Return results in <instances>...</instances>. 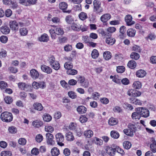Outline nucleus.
<instances>
[{
    "label": "nucleus",
    "mask_w": 156,
    "mask_h": 156,
    "mask_svg": "<svg viewBox=\"0 0 156 156\" xmlns=\"http://www.w3.org/2000/svg\"><path fill=\"white\" fill-rule=\"evenodd\" d=\"M7 87V84L4 81H1L0 82V88L1 89H4Z\"/></svg>",
    "instance_id": "nucleus-57"
},
{
    "label": "nucleus",
    "mask_w": 156,
    "mask_h": 156,
    "mask_svg": "<svg viewBox=\"0 0 156 156\" xmlns=\"http://www.w3.org/2000/svg\"><path fill=\"white\" fill-rule=\"evenodd\" d=\"M118 122L117 120L114 118H111L108 120V124L111 126L116 125Z\"/></svg>",
    "instance_id": "nucleus-32"
},
{
    "label": "nucleus",
    "mask_w": 156,
    "mask_h": 156,
    "mask_svg": "<svg viewBox=\"0 0 156 156\" xmlns=\"http://www.w3.org/2000/svg\"><path fill=\"white\" fill-rule=\"evenodd\" d=\"M103 57L106 60H108L111 57V54L110 52L108 51H106L103 53Z\"/></svg>",
    "instance_id": "nucleus-34"
},
{
    "label": "nucleus",
    "mask_w": 156,
    "mask_h": 156,
    "mask_svg": "<svg viewBox=\"0 0 156 156\" xmlns=\"http://www.w3.org/2000/svg\"><path fill=\"white\" fill-rule=\"evenodd\" d=\"M136 66V63L135 61L131 60L129 61L127 64V66L130 69H133Z\"/></svg>",
    "instance_id": "nucleus-30"
},
{
    "label": "nucleus",
    "mask_w": 156,
    "mask_h": 156,
    "mask_svg": "<svg viewBox=\"0 0 156 156\" xmlns=\"http://www.w3.org/2000/svg\"><path fill=\"white\" fill-rule=\"evenodd\" d=\"M1 156H12L11 152L9 151H4L2 152Z\"/></svg>",
    "instance_id": "nucleus-47"
},
{
    "label": "nucleus",
    "mask_w": 156,
    "mask_h": 156,
    "mask_svg": "<svg viewBox=\"0 0 156 156\" xmlns=\"http://www.w3.org/2000/svg\"><path fill=\"white\" fill-rule=\"evenodd\" d=\"M8 38L5 36H2L0 37V41L2 43H5L7 41Z\"/></svg>",
    "instance_id": "nucleus-64"
},
{
    "label": "nucleus",
    "mask_w": 156,
    "mask_h": 156,
    "mask_svg": "<svg viewBox=\"0 0 156 156\" xmlns=\"http://www.w3.org/2000/svg\"><path fill=\"white\" fill-rule=\"evenodd\" d=\"M65 20L66 22L69 23H72L73 22V20L71 15H68L66 17Z\"/></svg>",
    "instance_id": "nucleus-43"
},
{
    "label": "nucleus",
    "mask_w": 156,
    "mask_h": 156,
    "mask_svg": "<svg viewBox=\"0 0 156 156\" xmlns=\"http://www.w3.org/2000/svg\"><path fill=\"white\" fill-rule=\"evenodd\" d=\"M111 17L110 14L106 13L103 15L101 17V20L103 22H105L109 20Z\"/></svg>",
    "instance_id": "nucleus-17"
},
{
    "label": "nucleus",
    "mask_w": 156,
    "mask_h": 156,
    "mask_svg": "<svg viewBox=\"0 0 156 156\" xmlns=\"http://www.w3.org/2000/svg\"><path fill=\"white\" fill-rule=\"evenodd\" d=\"M39 40L41 41L47 42L48 40V37L47 34H44L39 38Z\"/></svg>",
    "instance_id": "nucleus-31"
},
{
    "label": "nucleus",
    "mask_w": 156,
    "mask_h": 156,
    "mask_svg": "<svg viewBox=\"0 0 156 156\" xmlns=\"http://www.w3.org/2000/svg\"><path fill=\"white\" fill-rule=\"evenodd\" d=\"M153 143L150 145V148L152 152L155 153L156 152V141L154 140H152Z\"/></svg>",
    "instance_id": "nucleus-27"
},
{
    "label": "nucleus",
    "mask_w": 156,
    "mask_h": 156,
    "mask_svg": "<svg viewBox=\"0 0 156 156\" xmlns=\"http://www.w3.org/2000/svg\"><path fill=\"white\" fill-rule=\"evenodd\" d=\"M43 118L44 120L46 122L50 121L52 119L51 116L48 114H46L43 115Z\"/></svg>",
    "instance_id": "nucleus-40"
},
{
    "label": "nucleus",
    "mask_w": 156,
    "mask_h": 156,
    "mask_svg": "<svg viewBox=\"0 0 156 156\" xmlns=\"http://www.w3.org/2000/svg\"><path fill=\"white\" fill-rule=\"evenodd\" d=\"M106 30L107 32H108L109 34H111V33L115 32L116 31V29L114 27H111L107 28Z\"/></svg>",
    "instance_id": "nucleus-56"
},
{
    "label": "nucleus",
    "mask_w": 156,
    "mask_h": 156,
    "mask_svg": "<svg viewBox=\"0 0 156 156\" xmlns=\"http://www.w3.org/2000/svg\"><path fill=\"white\" fill-rule=\"evenodd\" d=\"M81 26L78 23H73L71 26L72 29L75 31H79L80 30Z\"/></svg>",
    "instance_id": "nucleus-26"
},
{
    "label": "nucleus",
    "mask_w": 156,
    "mask_h": 156,
    "mask_svg": "<svg viewBox=\"0 0 156 156\" xmlns=\"http://www.w3.org/2000/svg\"><path fill=\"white\" fill-rule=\"evenodd\" d=\"M51 153L53 156H57L60 154V151L57 147H54L51 149Z\"/></svg>",
    "instance_id": "nucleus-21"
},
{
    "label": "nucleus",
    "mask_w": 156,
    "mask_h": 156,
    "mask_svg": "<svg viewBox=\"0 0 156 156\" xmlns=\"http://www.w3.org/2000/svg\"><path fill=\"white\" fill-rule=\"evenodd\" d=\"M93 3L94 6L93 11L94 12L98 14L103 12V9L101 6V3L99 1L94 0Z\"/></svg>",
    "instance_id": "nucleus-3"
},
{
    "label": "nucleus",
    "mask_w": 156,
    "mask_h": 156,
    "mask_svg": "<svg viewBox=\"0 0 156 156\" xmlns=\"http://www.w3.org/2000/svg\"><path fill=\"white\" fill-rule=\"evenodd\" d=\"M47 143L48 144L53 145L55 144L54 141L53 140V136L50 133H47L46 134Z\"/></svg>",
    "instance_id": "nucleus-9"
},
{
    "label": "nucleus",
    "mask_w": 156,
    "mask_h": 156,
    "mask_svg": "<svg viewBox=\"0 0 156 156\" xmlns=\"http://www.w3.org/2000/svg\"><path fill=\"white\" fill-rule=\"evenodd\" d=\"M132 18L131 15H128L125 17V21L128 26H131L135 23V22L132 21Z\"/></svg>",
    "instance_id": "nucleus-15"
},
{
    "label": "nucleus",
    "mask_w": 156,
    "mask_h": 156,
    "mask_svg": "<svg viewBox=\"0 0 156 156\" xmlns=\"http://www.w3.org/2000/svg\"><path fill=\"white\" fill-rule=\"evenodd\" d=\"M54 130V128L51 126H46L45 127V130L47 132L52 133Z\"/></svg>",
    "instance_id": "nucleus-59"
},
{
    "label": "nucleus",
    "mask_w": 156,
    "mask_h": 156,
    "mask_svg": "<svg viewBox=\"0 0 156 156\" xmlns=\"http://www.w3.org/2000/svg\"><path fill=\"white\" fill-rule=\"evenodd\" d=\"M77 110L79 114H83L86 113L87 108L84 106L80 105L77 108Z\"/></svg>",
    "instance_id": "nucleus-19"
},
{
    "label": "nucleus",
    "mask_w": 156,
    "mask_h": 156,
    "mask_svg": "<svg viewBox=\"0 0 156 156\" xmlns=\"http://www.w3.org/2000/svg\"><path fill=\"white\" fill-rule=\"evenodd\" d=\"M10 28L12 30L16 31L18 29V24L15 20L11 21L9 23Z\"/></svg>",
    "instance_id": "nucleus-11"
},
{
    "label": "nucleus",
    "mask_w": 156,
    "mask_h": 156,
    "mask_svg": "<svg viewBox=\"0 0 156 156\" xmlns=\"http://www.w3.org/2000/svg\"><path fill=\"white\" fill-rule=\"evenodd\" d=\"M28 31L26 29L23 28L20 29V33L21 35L25 36L27 34Z\"/></svg>",
    "instance_id": "nucleus-53"
},
{
    "label": "nucleus",
    "mask_w": 156,
    "mask_h": 156,
    "mask_svg": "<svg viewBox=\"0 0 156 156\" xmlns=\"http://www.w3.org/2000/svg\"><path fill=\"white\" fill-rule=\"evenodd\" d=\"M115 146H114L112 148L110 147H106V153L111 156H113L115 154L116 150L115 149Z\"/></svg>",
    "instance_id": "nucleus-10"
},
{
    "label": "nucleus",
    "mask_w": 156,
    "mask_h": 156,
    "mask_svg": "<svg viewBox=\"0 0 156 156\" xmlns=\"http://www.w3.org/2000/svg\"><path fill=\"white\" fill-rule=\"evenodd\" d=\"M67 73L69 75H74L77 74V71L76 70L71 69L68 70Z\"/></svg>",
    "instance_id": "nucleus-45"
},
{
    "label": "nucleus",
    "mask_w": 156,
    "mask_h": 156,
    "mask_svg": "<svg viewBox=\"0 0 156 156\" xmlns=\"http://www.w3.org/2000/svg\"><path fill=\"white\" fill-rule=\"evenodd\" d=\"M79 17L81 20H84L87 18V16L86 13L81 12L79 15Z\"/></svg>",
    "instance_id": "nucleus-44"
},
{
    "label": "nucleus",
    "mask_w": 156,
    "mask_h": 156,
    "mask_svg": "<svg viewBox=\"0 0 156 156\" xmlns=\"http://www.w3.org/2000/svg\"><path fill=\"white\" fill-rule=\"evenodd\" d=\"M64 66L65 68L68 70L72 69L73 65L70 62H67L65 63Z\"/></svg>",
    "instance_id": "nucleus-38"
},
{
    "label": "nucleus",
    "mask_w": 156,
    "mask_h": 156,
    "mask_svg": "<svg viewBox=\"0 0 156 156\" xmlns=\"http://www.w3.org/2000/svg\"><path fill=\"white\" fill-rule=\"evenodd\" d=\"M115 149L116 150V151L122 155L124 154H125L124 151L118 146H115Z\"/></svg>",
    "instance_id": "nucleus-55"
},
{
    "label": "nucleus",
    "mask_w": 156,
    "mask_h": 156,
    "mask_svg": "<svg viewBox=\"0 0 156 156\" xmlns=\"http://www.w3.org/2000/svg\"><path fill=\"white\" fill-rule=\"evenodd\" d=\"M138 112L140 114L141 116L144 118H147L149 116V111L148 109L143 107L138 108Z\"/></svg>",
    "instance_id": "nucleus-5"
},
{
    "label": "nucleus",
    "mask_w": 156,
    "mask_h": 156,
    "mask_svg": "<svg viewBox=\"0 0 156 156\" xmlns=\"http://www.w3.org/2000/svg\"><path fill=\"white\" fill-rule=\"evenodd\" d=\"M125 69L124 66H120L117 67L116 70L118 73H122L125 71Z\"/></svg>",
    "instance_id": "nucleus-49"
},
{
    "label": "nucleus",
    "mask_w": 156,
    "mask_h": 156,
    "mask_svg": "<svg viewBox=\"0 0 156 156\" xmlns=\"http://www.w3.org/2000/svg\"><path fill=\"white\" fill-rule=\"evenodd\" d=\"M26 140L24 138H20L18 140V143L19 144L24 145H25L26 143Z\"/></svg>",
    "instance_id": "nucleus-62"
},
{
    "label": "nucleus",
    "mask_w": 156,
    "mask_h": 156,
    "mask_svg": "<svg viewBox=\"0 0 156 156\" xmlns=\"http://www.w3.org/2000/svg\"><path fill=\"white\" fill-rule=\"evenodd\" d=\"M99 55V53L97 50L94 49L92 51L91 56L94 58H95L98 57Z\"/></svg>",
    "instance_id": "nucleus-48"
},
{
    "label": "nucleus",
    "mask_w": 156,
    "mask_h": 156,
    "mask_svg": "<svg viewBox=\"0 0 156 156\" xmlns=\"http://www.w3.org/2000/svg\"><path fill=\"white\" fill-rule=\"evenodd\" d=\"M4 13L6 17H9L12 15V12L10 9H8L5 11Z\"/></svg>",
    "instance_id": "nucleus-60"
},
{
    "label": "nucleus",
    "mask_w": 156,
    "mask_h": 156,
    "mask_svg": "<svg viewBox=\"0 0 156 156\" xmlns=\"http://www.w3.org/2000/svg\"><path fill=\"white\" fill-rule=\"evenodd\" d=\"M69 97L72 99H75L76 98V94L73 91H70L68 93Z\"/></svg>",
    "instance_id": "nucleus-51"
},
{
    "label": "nucleus",
    "mask_w": 156,
    "mask_h": 156,
    "mask_svg": "<svg viewBox=\"0 0 156 156\" xmlns=\"http://www.w3.org/2000/svg\"><path fill=\"white\" fill-rule=\"evenodd\" d=\"M43 137L40 134L37 135L36 137V140L37 142H41L43 140Z\"/></svg>",
    "instance_id": "nucleus-58"
},
{
    "label": "nucleus",
    "mask_w": 156,
    "mask_h": 156,
    "mask_svg": "<svg viewBox=\"0 0 156 156\" xmlns=\"http://www.w3.org/2000/svg\"><path fill=\"white\" fill-rule=\"evenodd\" d=\"M8 129L9 133L11 134L16 133L17 131V128L14 126H11L9 127Z\"/></svg>",
    "instance_id": "nucleus-36"
},
{
    "label": "nucleus",
    "mask_w": 156,
    "mask_h": 156,
    "mask_svg": "<svg viewBox=\"0 0 156 156\" xmlns=\"http://www.w3.org/2000/svg\"><path fill=\"white\" fill-rule=\"evenodd\" d=\"M0 118L3 122H10L12 120L13 116L11 113L8 112H5L1 114Z\"/></svg>",
    "instance_id": "nucleus-1"
},
{
    "label": "nucleus",
    "mask_w": 156,
    "mask_h": 156,
    "mask_svg": "<svg viewBox=\"0 0 156 156\" xmlns=\"http://www.w3.org/2000/svg\"><path fill=\"white\" fill-rule=\"evenodd\" d=\"M68 5L66 2H62L59 4V8L62 10L63 12L65 13H70L71 10H66L67 8Z\"/></svg>",
    "instance_id": "nucleus-7"
},
{
    "label": "nucleus",
    "mask_w": 156,
    "mask_h": 156,
    "mask_svg": "<svg viewBox=\"0 0 156 156\" xmlns=\"http://www.w3.org/2000/svg\"><path fill=\"white\" fill-rule=\"evenodd\" d=\"M141 83L139 81H135L134 82L133 85V87L137 89H139L141 87Z\"/></svg>",
    "instance_id": "nucleus-35"
},
{
    "label": "nucleus",
    "mask_w": 156,
    "mask_h": 156,
    "mask_svg": "<svg viewBox=\"0 0 156 156\" xmlns=\"http://www.w3.org/2000/svg\"><path fill=\"white\" fill-rule=\"evenodd\" d=\"M131 58L135 60H138L140 58L139 55L136 52H132L130 55Z\"/></svg>",
    "instance_id": "nucleus-39"
},
{
    "label": "nucleus",
    "mask_w": 156,
    "mask_h": 156,
    "mask_svg": "<svg viewBox=\"0 0 156 156\" xmlns=\"http://www.w3.org/2000/svg\"><path fill=\"white\" fill-rule=\"evenodd\" d=\"M136 33V31L135 30L133 29H129L127 31V34L128 36L130 37H133Z\"/></svg>",
    "instance_id": "nucleus-28"
},
{
    "label": "nucleus",
    "mask_w": 156,
    "mask_h": 156,
    "mask_svg": "<svg viewBox=\"0 0 156 156\" xmlns=\"http://www.w3.org/2000/svg\"><path fill=\"white\" fill-rule=\"evenodd\" d=\"M123 145L124 148L126 149H129L131 146V143L129 141L124 142L123 143Z\"/></svg>",
    "instance_id": "nucleus-42"
},
{
    "label": "nucleus",
    "mask_w": 156,
    "mask_h": 156,
    "mask_svg": "<svg viewBox=\"0 0 156 156\" xmlns=\"http://www.w3.org/2000/svg\"><path fill=\"white\" fill-rule=\"evenodd\" d=\"M51 66L52 68L55 70H58L60 68V64L57 61H55Z\"/></svg>",
    "instance_id": "nucleus-46"
},
{
    "label": "nucleus",
    "mask_w": 156,
    "mask_h": 156,
    "mask_svg": "<svg viewBox=\"0 0 156 156\" xmlns=\"http://www.w3.org/2000/svg\"><path fill=\"white\" fill-rule=\"evenodd\" d=\"M105 41L108 44L112 45L115 43V40L114 38L109 37L106 38Z\"/></svg>",
    "instance_id": "nucleus-22"
},
{
    "label": "nucleus",
    "mask_w": 156,
    "mask_h": 156,
    "mask_svg": "<svg viewBox=\"0 0 156 156\" xmlns=\"http://www.w3.org/2000/svg\"><path fill=\"white\" fill-rule=\"evenodd\" d=\"M94 140L95 141V143L98 145H101L103 143L102 140L97 137H95Z\"/></svg>",
    "instance_id": "nucleus-63"
},
{
    "label": "nucleus",
    "mask_w": 156,
    "mask_h": 156,
    "mask_svg": "<svg viewBox=\"0 0 156 156\" xmlns=\"http://www.w3.org/2000/svg\"><path fill=\"white\" fill-rule=\"evenodd\" d=\"M139 109L138 108H136V112H133L132 115L131 117L132 119H138V120L140 118V114L139 112H138Z\"/></svg>",
    "instance_id": "nucleus-16"
},
{
    "label": "nucleus",
    "mask_w": 156,
    "mask_h": 156,
    "mask_svg": "<svg viewBox=\"0 0 156 156\" xmlns=\"http://www.w3.org/2000/svg\"><path fill=\"white\" fill-rule=\"evenodd\" d=\"M111 136L114 138L118 139L119 136V134L117 132L112 131L111 132Z\"/></svg>",
    "instance_id": "nucleus-37"
},
{
    "label": "nucleus",
    "mask_w": 156,
    "mask_h": 156,
    "mask_svg": "<svg viewBox=\"0 0 156 156\" xmlns=\"http://www.w3.org/2000/svg\"><path fill=\"white\" fill-rule=\"evenodd\" d=\"M37 0H19V2L22 5L29 6L35 4Z\"/></svg>",
    "instance_id": "nucleus-8"
},
{
    "label": "nucleus",
    "mask_w": 156,
    "mask_h": 156,
    "mask_svg": "<svg viewBox=\"0 0 156 156\" xmlns=\"http://www.w3.org/2000/svg\"><path fill=\"white\" fill-rule=\"evenodd\" d=\"M78 79V81L80 84L84 82V81L85 80V79L84 77L83 76H79L77 77Z\"/></svg>",
    "instance_id": "nucleus-61"
},
{
    "label": "nucleus",
    "mask_w": 156,
    "mask_h": 156,
    "mask_svg": "<svg viewBox=\"0 0 156 156\" xmlns=\"http://www.w3.org/2000/svg\"><path fill=\"white\" fill-rule=\"evenodd\" d=\"M146 73L144 70L140 69L137 71L136 73L137 77H143L146 75Z\"/></svg>",
    "instance_id": "nucleus-24"
},
{
    "label": "nucleus",
    "mask_w": 156,
    "mask_h": 156,
    "mask_svg": "<svg viewBox=\"0 0 156 156\" xmlns=\"http://www.w3.org/2000/svg\"><path fill=\"white\" fill-rule=\"evenodd\" d=\"M32 125L37 128H39L43 125V122L38 120H36L34 121L32 123Z\"/></svg>",
    "instance_id": "nucleus-20"
},
{
    "label": "nucleus",
    "mask_w": 156,
    "mask_h": 156,
    "mask_svg": "<svg viewBox=\"0 0 156 156\" xmlns=\"http://www.w3.org/2000/svg\"><path fill=\"white\" fill-rule=\"evenodd\" d=\"M49 32L51 34V38L55 39L56 37V35H62L64 33V31L61 28H57L55 30L51 29L49 30Z\"/></svg>",
    "instance_id": "nucleus-2"
},
{
    "label": "nucleus",
    "mask_w": 156,
    "mask_h": 156,
    "mask_svg": "<svg viewBox=\"0 0 156 156\" xmlns=\"http://www.w3.org/2000/svg\"><path fill=\"white\" fill-rule=\"evenodd\" d=\"M93 132L90 130H88L85 131L84 132V135L86 137L88 138L91 137L93 136Z\"/></svg>",
    "instance_id": "nucleus-33"
},
{
    "label": "nucleus",
    "mask_w": 156,
    "mask_h": 156,
    "mask_svg": "<svg viewBox=\"0 0 156 156\" xmlns=\"http://www.w3.org/2000/svg\"><path fill=\"white\" fill-rule=\"evenodd\" d=\"M41 68L42 71L48 74H51L52 72V69L49 67L44 65H41Z\"/></svg>",
    "instance_id": "nucleus-13"
},
{
    "label": "nucleus",
    "mask_w": 156,
    "mask_h": 156,
    "mask_svg": "<svg viewBox=\"0 0 156 156\" xmlns=\"http://www.w3.org/2000/svg\"><path fill=\"white\" fill-rule=\"evenodd\" d=\"M55 136L58 144L60 146H63L64 144L62 142L64 140V137L62 134L58 133L55 135Z\"/></svg>",
    "instance_id": "nucleus-4"
},
{
    "label": "nucleus",
    "mask_w": 156,
    "mask_h": 156,
    "mask_svg": "<svg viewBox=\"0 0 156 156\" xmlns=\"http://www.w3.org/2000/svg\"><path fill=\"white\" fill-rule=\"evenodd\" d=\"M30 74L32 78L34 80L37 79L39 76V74L38 72L34 69L30 70Z\"/></svg>",
    "instance_id": "nucleus-14"
},
{
    "label": "nucleus",
    "mask_w": 156,
    "mask_h": 156,
    "mask_svg": "<svg viewBox=\"0 0 156 156\" xmlns=\"http://www.w3.org/2000/svg\"><path fill=\"white\" fill-rule=\"evenodd\" d=\"M34 109L39 111H41L43 109L42 104L39 103H35L33 104Z\"/></svg>",
    "instance_id": "nucleus-25"
},
{
    "label": "nucleus",
    "mask_w": 156,
    "mask_h": 156,
    "mask_svg": "<svg viewBox=\"0 0 156 156\" xmlns=\"http://www.w3.org/2000/svg\"><path fill=\"white\" fill-rule=\"evenodd\" d=\"M98 32L101 34L102 36L104 38H107L108 37H111L112 34L107 32L106 30H104L103 29H101L98 30Z\"/></svg>",
    "instance_id": "nucleus-12"
},
{
    "label": "nucleus",
    "mask_w": 156,
    "mask_h": 156,
    "mask_svg": "<svg viewBox=\"0 0 156 156\" xmlns=\"http://www.w3.org/2000/svg\"><path fill=\"white\" fill-rule=\"evenodd\" d=\"M66 139L69 141H72L74 139V137L73 133L70 132H68L66 134Z\"/></svg>",
    "instance_id": "nucleus-23"
},
{
    "label": "nucleus",
    "mask_w": 156,
    "mask_h": 156,
    "mask_svg": "<svg viewBox=\"0 0 156 156\" xmlns=\"http://www.w3.org/2000/svg\"><path fill=\"white\" fill-rule=\"evenodd\" d=\"M128 127L129 129L131 131L132 134H133L136 129V128L135 125L134 124L130 123L128 125Z\"/></svg>",
    "instance_id": "nucleus-29"
},
{
    "label": "nucleus",
    "mask_w": 156,
    "mask_h": 156,
    "mask_svg": "<svg viewBox=\"0 0 156 156\" xmlns=\"http://www.w3.org/2000/svg\"><path fill=\"white\" fill-rule=\"evenodd\" d=\"M4 100L5 102L8 104H11L13 101L12 98L9 96H7L5 97Z\"/></svg>",
    "instance_id": "nucleus-41"
},
{
    "label": "nucleus",
    "mask_w": 156,
    "mask_h": 156,
    "mask_svg": "<svg viewBox=\"0 0 156 156\" xmlns=\"http://www.w3.org/2000/svg\"><path fill=\"white\" fill-rule=\"evenodd\" d=\"M132 103L135 104L141 105H142V103L140 102V101L138 99H132V98L130 99Z\"/></svg>",
    "instance_id": "nucleus-52"
},
{
    "label": "nucleus",
    "mask_w": 156,
    "mask_h": 156,
    "mask_svg": "<svg viewBox=\"0 0 156 156\" xmlns=\"http://www.w3.org/2000/svg\"><path fill=\"white\" fill-rule=\"evenodd\" d=\"M123 132L125 134L130 136H133L134 135L133 134H132V133H131V131L129 128L124 129L123 130Z\"/></svg>",
    "instance_id": "nucleus-54"
},
{
    "label": "nucleus",
    "mask_w": 156,
    "mask_h": 156,
    "mask_svg": "<svg viewBox=\"0 0 156 156\" xmlns=\"http://www.w3.org/2000/svg\"><path fill=\"white\" fill-rule=\"evenodd\" d=\"M87 119L85 115H83L80 117L79 120L82 123H84L87 122Z\"/></svg>",
    "instance_id": "nucleus-50"
},
{
    "label": "nucleus",
    "mask_w": 156,
    "mask_h": 156,
    "mask_svg": "<svg viewBox=\"0 0 156 156\" xmlns=\"http://www.w3.org/2000/svg\"><path fill=\"white\" fill-rule=\"evenodd\" d=\"M1 32L4 34H8L10 31L9 28L7 26H2L0 28Z\"/></svg>",
    "instance_id": "nucleus-18"
},
{
    "label": "nucleus",
    "mask_w": 156,
    "mask_h": 156,
    "mask_svg": "<svg viewBox=\"0 0 156 156\" xmlns=\"http://www.w3.org/2000/svg\"><path fill=\"white\" fill-rule=\"evenodd\" d=\"M141 94L140 91L133 89L129 90L127 92V94L129 96L134 97L140 96Z\"/></svg>",
    "instance_id": "nucleus-6"
}]
</instances>
